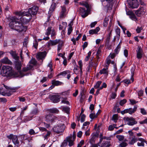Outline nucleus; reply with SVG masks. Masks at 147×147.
Here are the masks:
<instances>
[{
	"label": "nucleus",
	"mask_w": 147,
	"mask_h": 147,
	"mask_svg": "<svg viewBox=\"0 0 147 147\" xmlns=\"http://www.w3.org/2000/svg\"><path fill=\"white\" fill-rule=\"evenodd\" d=\"M38 10V7L34 6L29 8L28 9V12H23L20 11L19 12H17L16 13V14L17 15L19 16H30V18H29V19L26 20L25 19L26 18H21V22L23 24H25L30 20L31 18V15H34L36 14Z\"/></svg>",
	"instance_id": "1"
},
{
	"label": "nucleus",
	"mask_w": 147,
	"mask_h": 147,
	"mask_svg": "<svg viewBox=\"0 0 147 147\" xmlns=\"http://www.w3.org/2000/svg\"><path fill=\"white\" fill-rule=\"evenodd\" d=\"M18 20L16 17L12 18V21L10 22L9 25L12 28L18 32L25 31L27 29V27L24 26L20 22L18 21Z\"/></svg>",
	"instance_id": "2"
},
{
	"label": "nucleus",
	"mask_w": 147,
	"mask_h": 147,
	"mask_svg": "<svg viewBox=\"0 0 147 147\" xmlns=\"http://www.w3.org/2000/svg\"><path fill=\"white\" fill-rule=\"evenodd\" d=\"M29 64L26 67H25L22 68V71L20 72L21 75V77H23L24 76L28 75V73L26 74V72L31 69L33 66L35 65L37 63V61L34 58H32L29 61Z\"/></svg>",
	"instance_id": "3"
},
{
	"label": "nucleus",
	"mask_w": 147,
	"mask_h": 147,
	"mask_svg": "<svg viewBox=\"0 0 147 147\" xmlns=\"http://www.w3.org/2000/svg\"><path fill=\"white\" fill-rule=\"evenodd\" d=\"M1 74L3 76H10L13 74L12 68L9 66H3L1 71Z\"/></svg>",
	"instance_id": "4"
},
{
	"label": "nucleus",
	"mask_w": 147,
	"mask_h": 147,
	"mask_svg": "<svg viewBox=\"0 0 147 147\" xmlns=\"http://www.w3.org/2000/svg\"><path fill=\"white\" fill-rule=\"evenodd\" d=\"M4 86L5 88L7 90L6 91H4L3 88H0V94L4 96L7 95L9 96L11 95V92H15L17 89L16 88H11L8 87L5 85H4Z\"/></svg>",
	"instance_id": "5"
},
{
	"label": "nucleus",
	"mask_w": 147,
	"mask_h": 147,
	"mask_svg": "<svg viewBox=\"0 0 147 147\" xmlns=\"http://www.w3.org/2000/svg\"><path fill=\"white\" fill-rule=\"evenodd\" d=\"M65 127L64 125L62 124L55 125L52 129V130L55 133L59 134L64 131Z\"/></svg>",
	"instance_id": "6"
},
{
	"label": "nucleus",
	"mask_w": 147,
	"mask_h": 147,
	"mask_svg": "<svg viewBox=\"0 0 147 147\" xmlns=\"http://www.w3.org/2000/svg\"><path fill=\"white\" fill-rule=\"evenodd\" d=\"M123 119L129 125L133 126L137 123V122L135 120V119L132 117H124Z\"/></svg>",
	"instance_id": "7"
},
{
	"label": "nucleus",
	"mask_w": 147,
	"mask_h": 147,
	"mask_svg": "<svg viewBox=\"0 0 147 147\" xmlns=\"http://www.w3.org/2000/svg\"><path fill=\"white\" fill-rule=\"evenodd\" d=\"M45 121L49 124H52L58 119L57 117L53 115H47L45 116Z\"/></svg>",
	"instance_id": "8"
},
{
	"label": "nucleus",
	"mask_w": 147,
	"mask_h": 147,
	"mask_svg": "<svg viewBox=\"0 0 147 147\" xmlns=\"http://www.w3.org/2000/svg\"><path fill=\"white\" fill-rule=\"evenodd\" d=\"M86 10L85 8L80 7L78 9V11L83 18H85L88 15L89 7Z\"/></svg>",
	"instance_id": "9"
},
{
	"label": "nucleus",
	"mask_w": 147,
	"mask_h": 147,
	"mask_svg": "<svg viewBox=\"0 0 147 147\" xmlns=\"http://www.w3.org/2000/svg\"><path fill=\"white\" fill-rule=\"evenodd\" d=\"M147 11V10L145 7H141L135 12V13L138 16L143 15Z\"/></svg>",
	"instance_id": "10"
},
{
	"label": "nucleus",
	"mask_w": 147,
	"mask_h": 147,
	"mask_svg": "<svg viewBox=\"0 0 147 147\" xmlns=\"http://www.w3.org/2000/svg\"><path fill=\"white\" fill-rule=\"evenodd\" d=\"M128 3L130 7L132 9L137 8L139 6L137 0H128Z\"/></svg>",
	"instance_id": "11"
},
{
	"label": "nucleus",
	"mask_w": 147,
	"mask_h": 147,
	"mask_svg": "<svg viewBox=\"0 0 147 147\" xmlns=\"http://www.w3.org/2000/svg\"><path fill=\"white\" fill-rule=\"evenodd\" d=\"M47 55V53L45 51L38 52L36 55V58L38 60L44 59Z\"/></svg>",
	"instance_id": "12"
},
{
	"label": "nucleus",
	"mask_w": 147,
	"mask_h": 147,
	"mask_svg": "<svg viewBox=\"0 0 147 147\" xmlns=\"http://www.w3.org/2000/svg\"><path fill=\"white\" fill-rule=\"evenodd\" d=\"M137 53V57L139 59H141L143 55V51L141 47H138L136 50Z\"/></svg>",
	"instance_id": "13"
},
{
	"label": "nucleus",
	"mask_w": 147,
	"mask_h": 147,
	"mask_svg": "<svg viewBox=\"0 0 147 147\" xmlns=\"http://www.w3.org/2000/svg\"><path fill=\"white\" fill-rule=\"evenodd\" d=\"M51 100L54 103H57L59 101V96L56 95L50 96L49 97Z\"/></svg>",
	"instance_id": "14"
},
{
	"label": "nucleus",
	"mask_w": 147,
	"mask_h": 147,
	"mask_svg": "<svg viewBox=\"0 0 147 147\" xmlns=\"http://www.w3.org/2000/svg\"><path fill=\"white\" fill-rule=\"evenodd\" d=\"M60 41V40L56 39L54 40H50L48 43V45L49 47L50 46L55 45L58 43Z\"/></svg>",
	"instance_id": "15"
},
{
	"label": "nucleus",
	"mask_w": 147,
	"mask_h": 147,
	"mask_svg": "<svg viewBox=\"0 0 147 147\" xmlns=\"http://www.w3.org/2000/svg\"><path fill=\"white\" fill-rule=\"evenodd\" d=\"M13 144L16 146L18 147L19 145V142L18 140L17 136H14L12 140Z\"/></svg>",
	"instance_id": "16"
},
{
	"label": "nucleus",
	"mask_w": 147,
	"mask_h": 147,
	"mask_svg": "<svg viewBox=\"0 0 147 147\" xmlns=\"http://www.w3.org/2000/svg\"><path fill=\"white\" fill-rule=\"evenodd\" d=\"M66 11V10L65 7H61V10L60 15V18H62L65 16Z\"/></svg>",
	"instance_id": "17"
},
{
	"label": "nucleus",
	"mask_w": 147,
	"mask_h": 147,
	"mask_svg": "<svg viewBox=\"0 0 147 147\" xmlns=\"http://www.w3.org/2000/svg\"><path fill=\"white\" fill-rule=\"evenodd\" d=\"M21 67H22V64H21V62H18V61L16 62V68L17 70H18V71L20 70L21 68ZM21 71H22H22H19V73L20 75V77H22L21 76V75L20 73V72Z\"/></svg>",
	"instance_id": "18"
},
{
	"label": "nucleus",
	"mask_w": 147,
	"mask_h": 147,
	"mask_svg": "<svg viewBox=\"0 0 147 147\" xmlns=\"http://www.w3.org/2000/svg\"><path fill=\"white\" fill-rule=\"evenodd\" d=\"M67 139L68 142H69L68 145L69 146H71L74 145V140H72V136H69L67 138Z\"/></svg>",
	"instance_id": "19"
},
{
	"label": "nucleus",
	"mask_w": 147,
	"mask_h": 147,
	"mask_svg": "<svg viewBox=\"0 0 147 147\" xmlns=\"http://www.w3.org/2000/svg\"><path fill=\"white\" fill-rule=\"evenodd\" d=\"M1 62L10 65H11L12 64V62L7 57H5L2 59L1 60Z\"/></svg>",
	"instance_id": "20"
},
{
	"label": "nucleus",
	"mask_w": 147,
	"mask_h": 147,
	"mask_svg": "<svg viewBox=\"0 0 147 147\" xmlns=\"http://www.w3.org/2000/svg\"><path fill=\"white\" fill-rule=\"evenodd\" d=\"M73 25V21H72L68 25L69 28H68L67 32V34L68 35H70L73 29L72 28V26Z\"/></svg>",
	"instance_id": "21"
},
{
	"label": "nucleus",
	"mask_w": 147,
	"mask_h": 147,
	"mask_svg": "<svg viewBox=\"0 0 147 147\" xmlns=\"http://www.w3.org/2000/svg\"><path fill=\"white\" fill-rule=\"evenodd\" d=\"M100 29L99 27H97L95 29L91 30H89V33L91 34H96L99 31Z\"/></svg>",
	"instance_id": "22"
},
{
	"label": "nucleus",
	"mask_w": 147,
	"mask_h": 147,
	"mask_svg": "<svg viewBox=\"0 0 147 147\" xmlns=\"http://www.w3.org/2000/svg\"><path fill=\"white\" fill-rule=\"evenodd\" d=\"M99 73L100 74H104L106 75H108V72L107 71V67H106V68H103L101 70L99 71Z\"/></svg>",
	"instance_id": "23"
},
{
	"label": "nucleus",
	"mask_w": 147,
	"mask_h": 147,
	"mask_svg": "<svg viewBox=\"0 0 147 147\" xmlns=\"http://www.w3.org/2000/svg\"><path fill=\"white\" fill-rule=\"evenodd\" d=\"M137 107L136 105L135 106L134 109H132V108H130L128 109V113L129 114H132V113H134L136 111Z\"/></svg>",
	"instance_id": "24"
},
{
	"label": "nucleus",
	"mask_w": 147,
	"mask_h": 147,
	"mask_svg": "<svg viewBox=\"0 0 147 147\" xmlns=\"http://www.w3.org/2000/svg\"><path fill=\"white\" fill-rule=\"evenodd\" d=\"M48 111L50 113H58L59 112V110L55 108L50 109L48 110Z\"/></svg>",
	"instance_id": "25"
},
{
	"label": "nucleus",
	"mask_w": 147,
	"mask_h": 147,
	"mask_svg": "<svg viewBox=\"0 0 147 147\" xmlns=\"http://www.w3.org/2000/svg\"><path fill=\"white\" fill-rule=\"evenodd\" d=\"M79 3L81 5L85 6L88 9L89 7L88 4L86 1H82L79 2Z\"/></svg>",
	"instance_id": "26"
},
{
	"label": "nucleus",
	"mask_w": 147,
	"mask_h": 147,
	"mask_svg": "<svg viewBox=\"0 0 147 147\" xmlns=\"http://www.w3.org/2000/svg\"><path fill=\"white\" fill-rule=\"evenodd\" d=\"M38 111L37 108H35L30 113L31 115L34 116L35 115H37L38 113Z\"/></svg>",
	"instance_id": "27"
},
{
	"label": "nucleus",
	"mask_w": 147,
	"mask_h": 147,
	"mask_svg": "<svg viewBox=\"0 0 147 147\" xmlns=\"http://www.w3.org/2000/svg\"><path fill=\"white\" fill-rule=\"evenodd\" d=\"M137 139L135 138V136H134V138H132L131 141L129 142V144L131 145H133L135 142H136L137 141Z\"/></svg>",
	"instance_id": "28"
},
{
	"label": "nucleus",
	"mask_w": 147,
	"mask_h": 147,
	"mask_svg": "<svg viewBox=\"0 0 147 147\" xmlns=\"http://www.w3.org/2000/svg\"><path fill=\"white\" fill-rule=\"evenodd\" d=\"M61 109L63 111L67 113H69V107H63Z\"/></svg>",
	"instance_id": "29"
},
{
	"label": "nucleus",
	"mask_w": 147,
	"mask_h": 147,
	"mask_svg": "<svg viewBox=\"0 0 147 147\" xmlns=\"http://www.w3.org/2000/svg\"><path fill=\"white\" fill-rule=\"evenodd\" d=\"M135 71L134 69L132 67L131 70V81L132 82L134 81V79L133 78V76H134V72Z\"/></svg>",
	"instance_id": "30"
},
{
	"label": "nucleus",
	"mask_w": 147,
	"mask_h": 147,
	"mask_svg": "<svg viewBox=\"0 0 147 147\" xmlns=\"http://www.w3.org/2000/svg\"><path fill=\"white\" fill-rule=\"evenodd\" d=\"M121 47V46H120L119 45H117L116 48L114 50L115 53L116 54H118L120 50Z\"/></svg>",
	"instance_id": "31"
},
{
	"label": "nucleus",
	"mask_w": 147,
	"mask_h": 147,
	"mask_svg": "<svg viewBox=\"0 0 147 147\" xmlns=\"http://www.w3.org/2000/svg\"><path fill=\"white\" fill-rule=\"evenodd\" d=\"M109 20V17H105L103 23V26L105 27H106L108 24V22Z\"/></svg>",
	"instance_id": "32"
},
{
	"label": "nucleus",
	"mask_w": 147,
	"mask_h": 147,
	"mask_svg": "<svg viewBox=\"0 0 147 147\" xmlns=\"http://www.w3.org/2000/svg\"><path fill=\"white\" fill-rule=\"evenodd\" d=\"M130 18L133 20L136 21L137 19L136 18L135 15L133 13H131Z\"/></svg>",
	"instance_id": "33"
},
{
	"label": "nucleus",
	"mask_w": 147,
	"mask_h": 147,
	"mask_svg": "<svg viewBox=\"0 0 147 147\" xmlns=\"http://www.w3.org/2000/svg\"><path fill=\"white\" fill-rule=\"evenodd\" d=\"M110 145V143L108 141L102 144V147H109Z\"/></svg>",
	"instance_id": "34"
},
{
	"label": "nucleus",
	"mask_w": 147,
	"mask_h": 147,
	"mask_svg": "<svg viewBox=\"0 0 147 147\" xmlns=\"http://www.w3.org/2000/svg\"><path fill=\"white\" fill-rule=\"evenodd\" d=\"M99 114H98V113L96 114V115H95V113H91L89 116V117L90 119H93L95 118H96L97 117V116Z\"/></svg>",
	"instance_id": "35"
},
{
	"label": "nucleus",
	"mask_w": 147,
	"mask_h": 147,
	"mask_svg": "<svg viewBox=\"0 0 147 147\" xmlns=\"http://www.w3.org/2000/svg\"><path fill=\"white\" fill-rule=\"evenodd\" d=\"M67 142L68 141L66 138L65 140H64L63 142L62 143L61 145V147H64L67 146Z\"/></svg>",
	"instance_id": "36"
},
{
	"label": "nucleus",
	"mask_w": 147,
	"mask_h": 147,
	"mask_svg": "<svg viewBox=\"0 0 147 147\" xmlns=\"http://www.w3.org/2000/svg\"><path fill=\"white\" fill-rule=\"evenodd\" d=\"M61 84V83L58 81H52V84L53 85H55L56 86H58L60 85Z\"/></svg>",
	"instance_id": "37"
},
{
	"label": "nucleus",
	"mask_w": 147,
	"mask_h": 147,
	"mask_svg": "<svg viewBox=\"0 0 147 147\" xmlns=\"http://www.w3.org/2000/svg\"><path fill=\"white\" fill-rule=\"evenodd\" d=\"M51 27H49L47 29V32L45 33V34L47 35H49L51 34V31H52V30L51 29Z\"/></svg>",
	"instance_id": "38"
},
{
	"label": "nucleus",
	"mask_w": 147,
	"mask_h": 147,
	"mask_svg": "<svg viewBox=\"0 0 147 147\" xmlns=\"http://www.w3.org/2000/svg\"><path fill=\"white\" fill-rule=\"evenodd\" d=\"M31 117H28L27 116H26L24 117V119H23L22 121L24 122H26L30 120L31 119Z\"/></svg>",
	"instance_id": "39"
},
{
	"label": "nucleus",
	"mask_w": 147,
	"mask_h": 147,
	"mask_svg": "<svg viewBox=\"0 0 147 147\" xmlns=\"http://www.w3.org/2000/svg\"><path fill=\"white\" fill-rule=\"evenodd\" d=\"M116 137L120 141H121L123 140L124 138L123 136L120 135H117Z\"/></svg>",
	"instance_id": "40"
},
{
	"label": "nucleus",
	"mask_w": 147,
	"mask_h": 147,
	"mask_svg": "<svg viewBox=\"0 0 147 147\" xmlns=\"http://www.w3.org/2000/svg\"><path fill=\"white\" fill-rule=\"evenodd\" d=\"M112 119L114 121V122H117V120L118 119V115L117 114L114 115L112 116Z\"/></svg>",
	"instance_id": "41"
},
{
	"label": "nucleus",
	"mask_w": 147,
	"mask_h": 147,
	"mask_svg": "<svg viewBox=\"0 0 147 147\" xmlns=\"http://www.w3.org/2000/svg\"><path fill=\"white\" fill-rule=\"evenodd\" d=\"M102 83V82L101 81H98L96 84V85L94 86V88H98L100 85Z\"/></svg>",
	"instance_id": "42"
},
{
	"label": "nucleus",
	"mask_w": 147,
	"mask_h": 147,
	"mask_svg": "<svg viewBox=\"0 0 147 147\" xmlns=\"http://www.w3.org/2000/svg\"><path fill=\"white\" fill-rule=\"evenodd\" d=\"M55 4H52L51 5V8H50L49 11V13L51 14V12H52L54 10V9L55 8V7H54Z\"/></svg>",
	"instance_id": "43"
},
{
	"label": "nucleus",
	"mask_w": 147,
	"mask_h": 147,
	"mask_svg": "<svg viewBox=\"0 0 147 147\" xmlns=\"http://www.w3.org/2000/svg\"><path fill=\"white\" fill-rule=\"evenodd\" d=\"M89 65L90 66H91V67H96V66H97V64H96L94 62L92 61H91L90 62H89Z\"/></svg>",
	"instance_id": "44"
},
{
	"label": "nucleus",
	"mask_w": 147,
	"mask_h": 147,
	"mask_svg": "<svg viewBox=\"0 0 147 147\" xmlns=\"http://www.w3.org/2000/svg\"><path fill=\"white\" fill-rule=\"evenodd\" d=\"M68 73V71H64L58 74V76L62 75V76H64L67 74Z\"/></svg>",
	"instance_id": "45"
},
{
	"label": "nucleus",
	"mask_w": 147,
	"mask_h": 147,
	"mask_svg": "<svg viewBox=\"0 0 147 147\" xmlns=\"http://www.w3.org/2000/svg\"><path fill=\"white\" fill-rule=\"evenodd\" d=\"M127 102L125 99H123L120 101L119 102V104L121 106H123Z\"/></svg>",
	"instance_id": "46"
},
{
	"label": "nucleus",
	"mask_w": 147,
	"mask_h": 147,
	"mask_svg": "<svg viewBox=\"0 0 147 147\" xmlns=\"http://www.w3.org/2000/svg\"><path fill=\"white\" fill-rule=\"evenodd\" d=\"M61 103L66 104L67 105H69V102L66 100V98H63V100L61 101Z\"/></svg>",
	"instance_id": "47"
},
{
	"label": "nucleus",
	"mask_w": 147,
	"mask_h": 147,
	"mask_svg": "<svg viewBox=\"0 0 147 147\" xmlns=\"http://www.w3.org/2000/svg\"><path fill=\"white\" fill-rule=\"evenodd\" d=\"M91 52L90 51L88 53V55L86 57V58L85 59V60L86 61H87L89 59V58L91 55Z\"/></svg>",
	"instance_id": "48"
},
{
	"label": "nucleus",
	"mask_w": 147,
	"mask_h": 147,
	"mask_svg": "<svg viewBox=\"0 0 147 147\" xmlns=\"http://www.w3.org/2000/svg\"><path fill=\"white\" fill-rule=\"evenodd\" d=\"M38 45V42L37 40H35V41L33 43V46L34 47L35 49H36L37 48Z\"/></svg>",
	"instance_id": "49"
},
{
	"label": "nucleus",
	"mask_w": 147,
	"mask_h": 147,
	"mask_svg": "<svg viewBox=\"0 0 147 147\" xmlns=\"http://www.w3.org/2000/svg\"><path fill=\"white\" fill-rule=\"evenodd\" d=\"M127 145V144L124 142H123L121 143L119 146L121 147H125Z\"/></svg>",
	"instance_id": "50"
},
{
	"label": "nucleus",
	"mask_w": 147,
	"mask_h": 147,
	"mask_svg": "<svg viewBox=\"0 0 147 147\" xmlns=\"http://www.w3.org/2000/svg\"><path fill=\"white\" fill-rule=\"evenodd\" d=\"M86 116L84 115H82L81 117L80 121L81 122H83L85 121Z\"/></svg>",
	"instance_id": "51"
},
{
	"label": "nucleus",
	"mask_w": 147,
	"mask_h": 147,
	"mask_svg": "<svg viewBox=\"0 0 147 147\" xmlns=\"http://www.w3.org/2000/svg\"><path fill=\"white\" fill-rule=\"evenodd\" d=\"M140 112L143 115H146V111L144 108L140 109Z\"/></svg>",
	"instance_id": "52"
},
{
	"label": "nucleus",
	"mask_w": 147,
	"mask_h": 147,
	"mask_svg": "<svg viewBox=\"0 0 147 147\" xmlns=\"http://www.w3.org/2000/svg\"><path fill=\"white\" fill-rule=\"evenodd\" d=\"M78 64L80 66L81 71L82 72V61L81 60L79 61L78 62Z\"/></svg>",
	"instance_id": "53"
},
{
	"label": "nucleus",
	"mask_w": 147,
	"mask_h": 147,
	"mask_svg": "<svg viewBox=\"0 0 147 147\" xmlns=\"http://www.w3.org/2000/svg\"><path fill=\"white\" fill-rule=\"evenodd\" d=\"M84 140H81L80 141L77 147H81L84 144Z\"/></svg>",
	"instance_id": "54"
},
{
	"label": "nucleus",
	"mask_w": 147,
	"mask_h": 147,
	"mask_svg": "<svg viewBox=\"0 0 147 147\" xmlns=\"http://www.w3.org/2000/svg\"><path fill=\"white\" fill-rule=\"evenodd\" d=\"M15 135H13V134H10L9 135L7 136V138L10 140L12 139L13 140V137Z\"/></svg>",
	"instance_id": "55"
},
{
	"label": "nucleus",
	"mask_w": 147,
	"mask_h": 147,
	"mask_svg": "<svg viewBox=\"0 0 147 147\" xmlns=\"http://www.w3.org/2000/svg\"><path fill=\"white\" fill-rule=\"evenodd\" d=\"M88 43L87 42H85L83 44V45L82 46V47H83V49L84 50L85 48L86 47L88 46Z\"/></svg>",
	"instance_id": "56"
},
{
	"label": "nucleus",
	"mask_w": 147,
	"mask_h": 147,
	"mask_svg": "<svg viewBox=\"0 0 147 147\" xmlns=\"http://www.w3.org/2000/svg\"><path fill=\"white\" fill-rule=\"evenodd\" d=\"M116 95L117 94L116 93L113 92L111 95V98L112 99H115V98Z\"/></svg>",
	"instance_id": "57"
},
{
	"label": "nucleus",
	"mask_w": 147,
	"mask_h": 147,
	"mask_svg": "<svg viewBox=\"0 0 147 147\" xmlns=\"http://www.w3.org/2000/svg\"><path fill=\"white\" fill-rule=\"evenodd\" d=\"M115 32L117 35H120V30L118 28H117L115 30Z\"/></svg>",
	"instance_id": "58"
},
{
	"label": "nucleus",
	"mask_w": 147,
	"mask_h": 147,
	"mask_svg": "<svg viewBox=\"0 0 147 147\" xmlns=\"http://www.w3.org/2000/svg\"><path fill=\"white\" fill-rule=\"evenodd\" d=\"M82 132L81 131H80L77 133V136L79 138H81L82 137Z\"/></svg>",
	"instance_id": "59"
},
{
	"label": "nucleus",
	"mask_w": 147,
	"mask_h": 147,
	"mask_svg": "<svg viewBox=\"0 0 147 147\" xmlns=\"http://www.w3.org/2000/svg\"><path fill=\"white\" fill-rule=\"evenodd\" d=\"M90 124V122L89 121H86V122H85L83 123V127H82V129H83V128H84V126H87L88 125H89Z\"/></svg>",
	"instance_id": "60"
},
{
	"label": "nucleus",
	"mask_w": 147,
	"mask_h": 147,
	"mask_svg": "<svg viewBox=\"0 0 147 147\" xmlns=\"http://www.w3.org/2000/svg\"><path fill=\"white\" fill-rule=\"evenodd\" d=\"M143 92H144V91L143 90H141L139 91L138 92V95L139 96H142L143 94Z\"/></svg>",
	"instance_id": "61"
},
{
	"label": "nucleus",
	"mask_w": 147,
	"mask_h": 147,
	"mask_svg": "<svg viewBox=\"0 0 147 147\" xmlns=\"http://www.w3.org/2000/svg\"><path fill=\"white\" fill-rule=\"evenodd\" d=\"M124 82L127 84H129L131 83L130 81L129 80L126 79L123 81Z\"/></svg>",
	"instance_id": "62"
},
{
	"label": "nucleus",
	"mask_w": 147,
	"mask_h": 147,
	"mask_svg": "<svg viewBox=\"0 0 147 147\" xmlns=\"http://www.w3.org/2000/svg\"><path fill=\"white\" fill-rule=\"evenodd\" d=\"M48 66L50 67V69H51V71L52 72L53 70V69H52V62H50V63L48 64Z\"/></svg>",
	"instance_id": "63"
},
{
	"label": "nucleus",
	"mask_w": 147,
	"mask_h": 147,
	"mask_svg": "<svg viewBox=\"0 0 147 147\" xmlns=\"http://www.w3.org/2000/svg\"><path fill=\"white\" fill-rule=\"evenodd\" d=\"M115 126H113L112 125H111L109 126L108 129L109 130L112 131L114 129Z\"/></svg>",
	"instance_id": "64"
}]
</instances>
